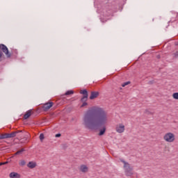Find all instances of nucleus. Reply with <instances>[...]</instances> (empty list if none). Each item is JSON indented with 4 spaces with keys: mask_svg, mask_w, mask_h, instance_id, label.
<instances>
[{
    "mask_svg": "<svg viewBox=\"0 0 178 178\" xmlns=\"http://www.w3.org/2000/svg\"><path fill=\"white\" fill-rule=\"evenodd\" d=\"M80 172H82V173H87L88 172V167L86 165H81L79 167Z\"/></svg>",
    "mask_w": 178,
    "mask_h": 178,
    "instance_id": "obj_8",
    "label": "nucleus"
},
{
    "mask_svg": "<svg viewBox=\"0 0 178 178\" xmlns=\"http://www.w3.org/2000/svg\"><path fill=\"white\" fill-rule=\"evenodd\" d=\"M72 94H74V92L73 90H67L65 93V95H72Z\"/></svg>",
    "mask_w": 178,
    "mask_h": 178,
    "instance_id": "obj_16",
    "label": "nucleus"
},
{
    "mask_svg": "<svg viewBox=\"0 0 178 178\" xmlns=\"http://www.w3.org/2000/svg\"><path fill=\"white\" fill-rule=\"evenodd\" d=\"M9 177L10 178H20V174L17 172H13L10 173Z\"/></svg>",
    "mask_w": 178,
    "mask_h": 178,
    "instance_id": "obj_11",
    "label": "nucleus"
},
{
    "mask_svg": "<svg viewBox=\"0 0 178 178\" xmlns=\"http://www.w3.org/2000/svg\"><path fill=\"white\" fill-rule=\"evenodd\" d=\"M60 136H62L60 134H56L55 137L59 138V137H60Z\"/></svg>",
    "mask_w": 178,
    "mask_h": 178,
    "instance_id": "obj_24",
    "label": "nucleus"
},
{
    "mask_svg": "<svg viewBox=\"0 0 178 178\" xmlns=\"http://www.w3.org/2000/svg\"><path fill=\"white\" fill-rule=\"evenodd\" d=\"M174 56L175 58H178V51H176L175 53H174Z\"/></svg>",
    "mask_w": 178,
    "mask_h": 178,
    "instance_id": "obj_23",
    "label": "nucleus"
},
{
    "mask_svg": "<svg viewBox=\"0 0 178 178\" xmlns=\"http://www.w3.org/2000/svg\"><path fill=\"white\" fill-rule=\"evenodd\" d=\"M172 98H173V99L178 100V92H174L172 94Z\"/></svg>",
    "mask_w": 178,
    "mask_h": 178,
    "instance_id": "obj_17",
    "label": "nucleus"
},
{
    "mask_svg": "<svg viewBox=\"0 0 178 178\" xmlns=\"http://www.w3.org/2000/svg\"><path fill=\"white\" fill-rule=\"evenodd\" d=\"M105 131H106V127L103 126L102 129L99 130V136H104V134H105Z\"/></svg>",
    "mask_w": 178,
    "mask_h": 178,
    "instance_id": "obj_13",
    "label": "nucleus"
},
{
    "mask_svg": "<svg viewBox=\"0 0 178 178\" xmlns=\"http://www.w3.org/2000/svg\"><path fill=\"white\" fill-rule=\"evenodd\" d=\"M22 152H24V149H21L20 150L17 151L15 155H19V154H22Z\"/></svg>",
    "mask_w": 178,
    "mask_h": 178,
    "instance_id": "obj_19",
    "label": "nucleus"
},
{
    "mask_svg": "<svg viewBox=\"0 0 178 178\" xmlns=\"http://www.w3.org/2000/svg\"><path fill=\"white\" fill-rule=\"evenodd\" d=\"M2 58V52L0 51V58Z\"/></svg>",
    "mask_w": 178,
    "mask_h": 178,
    "instance_id": "obj_26",
    "label": "nucleus"
},
{
    "mask_svg": "<svg viewBox=\"0 0 178 178\" xmlns=\"http://www.w3.org/2000/svg\"><path fill=\"white\" fill-rule=\"evenodd\" d=\"M163 140L168 143H175L176 141V134L173 132H167L163 136Z\"/></svg>",
    "mask_w": 178,
    "mask_h": 178,
    "instance_id": "obj_2",
    "label": "nucleus"
},
{
    "mask_svg": "<svg viewBox=\"0 0 178 178\" xmlns=\"http://www.w3.org/2000/svg\"><path fill=\"white\" fill-rule=\"evenodd\" d=\"M99 95V92H91L90 99H95Z\"/></svg>",
    "mask_w": 178,
    "mask_h": 178,
    "instance_id": "obj_10",
    "label": "nucleus"
},
{
    "mask_svg": "<svg viewBox=\"0 0 178 178\" xmlns=\"http://www.w3.org/2000/svg\"><path fill=\"white\" fill-rule=\"evenodd\" d=\"M52 106H54V102H50L44 104L43 106V108L44 109V111H48V109H51Z\"/></svg>",
    "mask_w": 178,
    "mask_h": 178,
    "instance_id": "obj_7",
    "label": "nucleus"
},
{
    "mask_svg": "<svg viewBox=\"0 0 178 178\" xmlns=\"http://www.w3.org/2000/svg\"><path fill=\"white\" fill-rule=\"evenodd\" d=\"M18 133H22V131H17L12 132L11 134H7V137L8 138H13V137H16V135Z\"/></svg>",
    "mask_w": 178,
    "mask_h": 178,
    "instance_id": "obj_9",
    "label": "nucleus"
},
{
    "mask_svg": "<svg viewBox=\"0 0 178 178\" xmlns=\"http://www.w3.org/2000/svg\"><path fill=\"white\" fill-rule=\"evenodd\" d=\"M130 84V81L125 82L122 84V87H126V86H129Z\"/></svg>",
    "mask_w": 178,
    "mask_h": 178,
    "instance_id": "obj_20",
    "label": "nucleus"
},
{
    "mask_svg": "<svg viewBox=\"0 0 178 178\" xmlns=\"http://www.w3.org/2000/svg\"><path fill=\"white\" fill-rule=\"evenodd\" d=\"M126 131V126L123 123H119L115 126V131L119 134H122V133H124Z\"/></svg>",
    "mask_w": 178,
    "mask_h": 178,
    "instance_id": "obj_4",
    "label": "nucleus"
},
{
    "mask_svg": "<svg viewBox=\"0 0 178 178\" xmlns=\"http://www.w3.org/2000/svg\"><path fill=\"white\" fill-rule=\"evenodd\" d=\"M40 140L41 141H42V140H44V134H41L40 135Z\"/></svg>",
    "mask_w": 178,
    "mask_h": 178,
    "instance_id": "obj_22",
    "label": "nucleus"
},
{
    "mask_svg": "<svg viewBox=\"0 0 178 178\" xmlns=\"http://www.w3.org/2000/svg\"><path fill=\"white\" fill-rule=\"evenodd\" d=\"M37 166V163L34 161H31L27 164V167L29 168L30 169H34Z\"/></svg>",
    "mask_w": 178,
    "mask_h": 178,
    "instance_id": "obj_12",
    "label": "nucleus"
},
{
    "mask_svg": "<svg viewBox=\"0 0 178 178\" xmlns=\"http://www.w3.org/2000/svg\"><path fill=\"white\" fill-rule=\"evenodd\" d=\"M5 138H8V134H0V140H3Z\"/></svg>",
    "mask_w": 178,
    "mask_h": 178,
    "instance_id": "obj_15",
    "label": "nucleus"
},
{
    "mask_svg": "<svg viewBox=\"0 0 178 178\" xmlns=\"http://www.w3.org/2000/svg\"><path fill=\"white\" fill-rule=\"evenodd\" d=\"M31 116V110H29L26 112V113L24 115V119H29Z\"/></svg>",
    "mask_w": 178,
    "mask_h": 178,
    "instance_id": "obj_14",
    "label": "nucleus"
},
{
    "mask_svg": "<svg viewBox=\"0 0 178 178\" xmlns=\"http://www.w3.org/2000/svg\"><path fill=\"white\" fill-rule=\"evenodd\" d=\"M19 166H24V165H26V161L24 160H21L19 162Z\"/></svg>",
    "mask_w": 178,
    "mask_h": 178,
    "instance_id": "obj_18",
    "label": "nucleus"
},
{
    "mask_svg": "<svg viewBox=\"0 0 178 178\" xmlns=\"http://www.w3.org/2000/svg\"><path fill=\"white\" fill-rule=\"evenodd\" d=\"M8 162H4V163H0V166H2V165H6Z\"/></svg>",
    "mask_w": 178,
    "mask_h": 178,
    "instance_id": "obj_25",
    "label": "nucleus"
},
{
    "mask_svg": "<svg viewBox=\"0 0 178 178\" xmlns=\"http://www.w3.org/2000/svg\"><path fill=\"white\" fill-rule=\"evenodd\" d=\"M80 94H83V97L81 98V102H84L88 99V92L87 90H83L80 91Z\"/></svg>",
    "mask_w": 178,
    "mask_h": 178,
    "instance_id": "obj_6",
    "label": "nucleus"
},
{
    "mask_svg": "<svg viewBox=\"0 0 178 178\" xmlns=\"http://www.w3.org/2000/svg\"><path fill=\"white\" fill-rule=\"evenodd\" d=\"M109 114L105 108L100 106H92L88 108L83 117V124L89 130H95L99 126L108 124Z\"/></svg>",
    "mask_w": 178,
    "mask_h": 178,
    "instance_id": "obj_1",
    "label": "nucleus"
},
{
    "mask_svg": "<svg viewBox=\"0 0 178 178\" xmlns=\"http://www.w3.org/2000/svg\"><path fill=\"white\" fill-rule=\"evenodd\" d=\"M0 49L3 51L7 58H10L11 54L9 53V49H8V47L5 44H0Z\"/></svg>",
    "mask_w": 178,
    "mask_h": 178,
    "instance_id": "obj_5",
    "label": "nucleus"
},
{
    "mask_svg": "<svg viewBox=\"0 0 178 178\" xmlns=\"http://www.w3.org/2000/svg\"><path fill=\"white\" fill-rule=\"evenodd\" d=\"M87 101L83 102V103L81 106V108H84V106H87L88 104L86 102Z\"/></svg>",
    "mask_w": 178,
    "mask_h": 178,
    "instance_id": "obj_21",
    "label": "nucleus"
},
{
    "mask_svg": "<svg viewBox=\"0 0 178 178\" xmlns=\"http://www.w3.org/2000/svg\"><path fill=\"white\" fill-rule=\"evenodd\" d=\"M120 162H122V163H123V168L124 169V172H125V175L126 176H132L133 175V167L130 166V164L123 160V159H120Z\"/></svg>",
    "mask_w": 178,
    "mask_h": 178,
    "instance_id": "obj_3",
    "label": "nucleus"
}]
</instances>
